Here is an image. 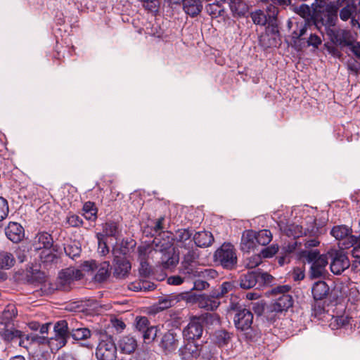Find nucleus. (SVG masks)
Here are the masks:
<instances>
[{"label": "nucleus", "instance_id": "33", "mask_svg": "<svg viewBox=\"0 0 360 360\" xmlns=\"http://www.w3.org/2000/svg\"><path fill=\"white\" fill-rule=\"evenodd\" d=\"M74 319H72L71 323H70V335L74 340H86L90 338L91 336L94 334L88 328L86 327L74 328Z\"/></svg>", "mask_w": 360, "mask_h": 360}, {"label": "nucleus", "instance_id": "7", "mask_svg": "<svg viewBox=\"0 0 360 360\" xmlns=\"http://www.w3.org/2000/svg\"><path fill=\"white\" fill-rule=\"evenodd\" d=\"M330 234L338 240L341 249H348L358 245L359 237L352 235V229L347 225L334 226Z\"/></svg>", "mask_w": 360, "mask_h": 360}, {"label": "nucleus", "instance_id": "6", "mask_svg": "<svg viewBox=\"0 0 360 360\" xmlns=\"http://www.w3.org/2000/svg\"><path fill=\"white\" fill-rule=\"evenodd\" d=\"M290 287L288 285L277 286L272 289V294L276 296L271 305V311L276 312L286 311L292 307V297L288 294Z\"/></svg>", "mask_w": 360, "mask_h": 360}, {"label": "nucleus", "instance_id": "57", "mask_svg": "<svg viewBox=\"0 0 360 360\" xmlns=\"http://www.w3.org/2000/svg\"><path fill=\"white\" fill-rule=\"evenodd\" d=\"M142 4L143 7L151 12H156L160 6L159 0H139Z\"/></svg>", "mask_w": 360, "mask_h": 360}, {"label": "nucleus", "instance_id": "18", "mask_svg": "<svg viewBox=\"0 0 360 360\" xmlns=\"http://www.w3.org/2000/svg\"><path fill=\"white\" fill-rule=\"evenodd\" d=\"M234 324L238 330H244L253 322V314L246 308H240L234 316Z\"/></svg>", "mask_w": 360, "mask_h": 360}, {"label": "nucleus", "instance_id": "10", "mask_svg": "<svg viewBox=\"0 0 360 360\" xmlns=\"http://www.w3.org/2000/svg\"><path fill=\"white\" fill-rule=\"evenodd\" d=\"M328 254L331 259L330 268L334 274H341L349 266V261L342 251L331 250Z\"/></svg>", "mask_w": 360, "mask_h": 360}, {"label": "nucleus", "instance_id": "64", "mask_svg": "<svg viewBox=\"0 0 360 360\" xmlns=\"http://www.w3.org/2000/svg\"><path fill=\"white\" fill-rule=\"evenodd\" d=\"M321 42V39L318 35L312 33L309 34V37L307 40V46H311L314 48H318Z\"/></svg>", "mask_w": 360, "mask_h": 360}, {"label": "nucleus", "instance_id": "20", "mask_svg": "<svg viewBox=\"0 0 360 360\" xmlns=\"http://www.w3.org/2000/svg\"><path fill=\"white\" fill-rule=\"evenodd\" d=\"M156 252H166L174 250L173 246V236L170 231L160 233L159 237L154 239Z\"/></svg>", "mask_w": 360, "mask_h": 360}, {"label": "nucleus", "instance_id": "53", "mask_svg": "<svg viewBox=\"0 0 360 360\" xmlns=\"http://www.w3.org/2000/svg\"><path fill=\"white\" fill-rule=\"evenodd\" d=\"M65 222L68 225V227L78 228L83 224L82 219L75 214H69L66 217Z\"/></svg>", "mask_w": 360, "mask_h": 360}, {"label": "nucleus", "instance_id": "19", "mask_svg": "<svg viewBox=\"0 0 360 360\" xmlns=\"http://www.w3.org/2000/svg\"><path fill=\"white\" fill-rule=\"evenodd\" d=\"M342 9L340 11V18L343 21H347L351 19V24L353 27L360 28V22L356 16L355 4L352 2V0H347L342 6Z\"/></svg>", "mask_w": 360, "mask_h": 360}, {"label": "nucleus", "instance_id": "4", "mask_svg": "<svg viewBox=\"0 0 360 360\" xmlns=\"http://www.w3.org/2000/svg\"><path fill=\"white\" fill-rule=\"evenodd\" d=\"M72 319L58 321L54 326V337L48 339L49 346L52 351H58L64 347L70 335V323Z\"/></svg>", "mask_w": 360, "mask_h": 360}, {"label": "nucleus", "instance_id": "23", "mask_svg": "<svg viewBox=\"0 0 360 360\" xmlns=\"http://www.w3.org/2000/svg\"><path fill=\"white\" fill-rule=\"evenodd\" d=\"M5 234L8 240L17 243L24 238L25 231L20 224L11 221L5 228Z\"/></svg>", "mask_w": 360, "mask_h": 360}, {"label": "nucleus", "instance_id": "15", "mask_svg": "<svg viewBox=\"0 0 360 360\" xmlns=\"http://www.w3.org/2000/svg\"><path fill=\"white\" fill-rule=\"evenodd\" d=\"M328 34L331 41L340 46H349L353 41L352 35L350 31L343 29H329Z\"/></svg>", "mask_w": 360, "mask_h": 360}, {"label": "nucleus", "instance_id": "28", "mask_svg": "<svg viewBox=\"0 0 360 360\" xmlns=\"http://www.w3.org/2000/svg\"><path fill=\"white\" fill-rule=\"evenodd\" d=\"M256 232L252 230H248L244 231L241 237V250L248 252L256 246Z\"/></svg>", "mask_w": 360, "mask_h": 360}, {"label": "nucleus", "instance_id": "5", "mask_svg": "<svg viewBox=\"0 0 360 360\" xmlns=\"http://www.w3.org/2000/svg\"><path fill=\"white\" fill-rule=\"evenodd\" d=\"M117 347L111 335L105 333H100L98 344L95 355L98 360H115L117 358Z\"/></svg>", "mask_w": 360, "mask_h": 360}, {"label": "nucleus", "instance_id": "17", "mask_svg": "<svg viewBox=\"0 0 360 360\" xmlns=\"http://www.w3.org/2000/svg\"><path fill=\"white\" fill-rule=\"evenodd\" d=\"M179 336L173 330H168L162 337L160 346L165 353L174 352L179 346Z\"/></svg>", "mask_w": 360, "mask_h": 360}, {"label": "nucleus", "instance_id": "26", "mask_svg": "<svg viewBox=\"0 0 360 360\" xmlns=\"http://www.w3.org/2000/svg\"><path fill=\"white\" fill-rule=\"evenodd\" d=\"M34 344H37V345L48 344L49 345L48 338L43 335H39L34 333H31L30 334L25 335L22 332V338L20 339V341H19V346L27 349L32 345H34Z\"/></svg>", "mask_w": 360, "mask_h": 360}, {"label": "nucleus", "instance_id": "39", "mask_svg": "<svg viewBox=\"0 0 360 360\" xmlns=\"http://www.w3.org/2000/svg\"><path fill=\"white\" fill-rule=\"evenodd\" d=\"M240 330L243 332V336L247 342H256L262 338V332L256 326L251 325Z\"/></svg>", "mask_w": 360, "mask_h": 360}, {"label": "nucleus", "instance_id": "38", "mask_svg": "<svg viewBox=\"0 0 360 360\" xmlns=\"http://www.w3.org/2000/svg\"><path fill=\"white\" fill-rule=\"evenodd\" d=\"M354 321L352 317L347 314L333 316L330 326L333 329H338L341 328H347L352 325Z\"/></svg>", "mask_w": 360, "mask_h": 360}, {"label": "nucleus", "instance_id": "21", "mask_svg": "<svg viewBox=\"0 0 360 360\" xmlns=\"http://www.w3.org/2000/svg\"><path fill=\"white\" fill-rule=\"evenodd\" d=\"M113 276L117 278H124L129 273L131 269L130 262L124 257L114 255Z\"/></svg>", "mask_w": 360, "mask_h": 360}, {"label": "nucleus", "instance_id": "37", "mask_svg": "<svg viewBox=\"0 0 360 360\" xmlns=\"http://www.w3.org/2000/svg\"><path fill=\"white\" fill-rule=\"evenodd\" d=\"M136 245V242L132 239H123L120 243H116L112 248V254L114 255H125L131 248Z\"/></svg>", "mask_w": 360, "mask_h": 360}, {"label": "nucleus", "instance_id": "36", "mask_svg": "<svg viewBox=\"0 0 360 360\" xmlns=\"http://www.w3.org/2000/svg\"><path fill=\"white\" fill-rule=\"evenodd\" d=\"M101 233L103 235V238L112 237L117 240L120 236L121 229L117 222L110 221L103 224V233Z\"/></svg>", "mask_w": 360, "mask_h": 360}, {"label": "nucleus", "instance_id": "43", "mask_svg": "<svg viewBox=\"0 0 360 360\" xmlns=\"http://www.w3.org/2000/svg\"><path fill=\"white\" fill-rule=\"evenodd\" d=\"M199 351L202 359L210 360L214 357V347L210 343L205 342L204 344L199 345Z\"/></svg>", "mask_w": 360, "mask_h": 360}, {"label": "nucleus", "instance_id": "60", "mask_svg": "<svg viewBox=\"0 0 360 360\" xmlns=\"http://www.w3.org/2000/svg\"><path fill=\"white\" fill-rule=\"evenodd\" d=\"M278 251V246L272 245L267 248L262 249L259 253L262 258H270L272 257Z\"/></svg>", "mask_w": 360, "mask_h": 360}, {"label": "nucleus", "instance_id": "63", "mask_svg": "<svg viewBox=\"0 0 360 360\" xmlns=\"http://www.w3.org/2000/svg\"><path fill=\"white\" fill-rule=\"evenodd\" d=\"M139 289L140 291H151L155 289V285L148 281L142 280L138 282Z\"/></svg>", "mask_w": 360, "mask_h": 360}, {"label": "nucleus", "instance_id": "31", "mask_svg": "<svg viewBox=\"0 0 360 360\" xmlns=\"http://www.w3.org/2000/svg\"><path fill=\"white\" fill-rule=\"evenodd\" d=\"M229 6L234 17H244L249 11L248 5L243 0H231Z\"/></svg>", "mask_w": 360, "mask_h": 360}, {"label": "nucleus", "instance_id": "11", "mask_svg": "<svg viewBox=\"0 0 360 360\" xmlns=\"http://www.w3.org/2000/svg\"><path fill=\"white\" fill-rule=\"evenodd\" d=\"M79 274V270L74 269L68 268L62 270L58 277L57 288L63 291L69 290L74 281L79 278L77 275Z\"/></svg>", "mask_w": 360, "mask_h": 360}, {"label": "nucleus", "instance_id": "16", "mask_svg": "<svg viewBox=\"0 0 360 360\" xmlns=\"http://www.w3.org/2000/svg\"><path fill=\"white\" fill-rule=\"evenodd\" d=\"M56 247L50 249H44L40 251L39 257V265L44 269H50L56 266L59 262V257L56 253Z\"/></svg>", "mask_w": 360, "mask_h": 360}, {"label": "nucleus", "instance_id": "14", "mask_svg": "<svg viewBox=\"0 0 360 360\" xmlns=\"http://www.w3.org/2000/svg\"><path fill=\"white\" fill-rule=\"evenodd\" d=\"M192 235L193 232L188 229H178L174 234L172 233L173 241L179 248L187 250V252L191 250H197L193 248Z\"/></svg>", "mask_w": 360, "mask_h": 360}, {"label": "nucleus", "instance_id": "62", "mask_svg": "<svg viewBox=\"0 0 360 360\" xmlns=\"http://www.w3.org/2000/svg\"><path fill=\"white\" fill-rule=\"evenodd\" d=\"M312 315L317 317L324 312V304L319 301H315L311 305Z\"/></svg>", "mask_w": 360, "mask_h": 360}, {"label": "nucleus", "instance_id": "46", "mask_svg": "<svg viewBox=\"0 0 360 360\" xmlns=\"http://www.w3.org/2000/svg\"><path fill=\"white\" fill-rule=\"evenodd\" d=\"M18 314L16 307L14 305H8L2 314L0 322H13Z\"/></svg>", "mask_w": 360, "mask_h": 360}, {"label": "nucleus", "instance_id": "35", "mask_svg": "<svg viewBox=\"0 0 360 360\" xmlns=\"http://www.w3.org/2000/svg\"><path fill=\"white\" fill-rule=\"evenodd\" d=\"M119 347L122 352L131 354L137 347V341L131 335L123 336L119 341Z\"/></svg>", "mask_w": 360, "mask_h": 360}, {"label": "nucleus", "instance_id": "30", "mask_svg": "<svg viewBox=\"0 0 360 360\" xmlns=\"http://www.w3.org/2000/svg\"><path fill=\"white\" fill-rule=\"evenodd\" d=\"M329 287L328 284L323 281L315 282L311 288V293L315 301H322L329 294Z\"/></svg>", "mask_w": 360, "mask_h": 360}, {"label": "nucleus", "instance_id": "58", "mask_svg": "<svg viewBox=\"0 0 360 360\" xmlns=\"http://www.w3.org/2000/svg\"><path fill=\"white\" fill-rule=\"evenodd\" d=\"M262 262V259L259 254L253 255L247 259L245 266L248 269H254L259 266Z\"/></svg>", "mask_w": 360, "mask_h": 360}, {"label": "nucleus", "instance_id": "25", "mask_svg": "<svg viewBox=\"0 0 360 360\" xmlns=\"http://www.w3.org/2000/svg\"><path fill=\"white\" fill-rule=\"evenodd\" d=\"M212 290L210 295H202L198 300V305L207 311H214L219 305V297Z\"/></svg>", "mask_w": 360, "mask_h": 360}, {"label": "nucleus", "instance_id": "49", "mask_svg": "<svg viewBox=\"0 0 360 360\" xmlns=\"http://www.w3.org/2000/svg\"><path fill=\"white\" fill-rule=\"evenodd\" d=\"M158 329L156 326H149L146 330L143 331L140 335H141L143 342L146 344H150L156 338L158 335Z\"/></svg>", "mask_w": 360, "mask_h": 360}, {"label": "nucleus", "instance_id": "48", "mask_svg": "<svg viewBox=\"0 0 360 360\" xmlns=\"http://www.w3.org/2000/svg\"><path fill=\"white\" fill-rule=\"evenodd\" d=\"M84 216L87 220L94 221L96 219L97 209L91 202H86L83 206Z\"/></svg>", "mask_w": 360, "mask_h": 360}, {"label": "nucleus", "instance_id": "61", "mask_svg": "<svg viewBox=\"0 0 360 360\" xmlns=\"http://www.w3.org/2000/svg\"><path fill=\"white\" fill-rule=\"evenodd\" d=\"M280 229L284 232L288 236H293L296 237L298 236L297 234L296 229H299L300 227L298 226H295L294 224H290V225H283L279 224Z\"/></svg>", "mask_w": 360, "mask_h": 360}, {"label": "nucleus", "instance_id": "34", "mask_svg": "<svg viewBox=\"0 0 360 360\" xmlns=\"http://www.w3.org/2000/svg\"><path fill=\"white\" fill-rule=\"evenodd\" d=\"M183 8L186 13L191 17H195L201 12L202 3L200 0H184Z\"/></svg>", "mask_w": 360, "mask_h": 360}, {"label": "nucleus", "instance_id": "59", "mask_svg": "<svg viewBox=\"0 0 360 360\" xmlns=\"http://www.w3.org/2000/svg\"><path fill=\"white\" fill-rule=\"evenodd\" d=\"M9 207L7 200L0 196V221L4 220L8 214Z\"/></svg>", "mask_w": 360, "mask_h": 360}, {"label": "nucleus", "instance_id": "1", "mask_svg": "<svg viewBox=\"0 0 360 360\" xmlns=\"http://www.w3.org/2000/svg\"><path fill=\"white\" fill-rule=\"evenodd\" d=\"M187 262L188 285L191 290L201 291L209 287V281L218 276L213 269H206L199 264L198 250H191L186 253Z\"/></svg>", "mask_w": 360, "mask_h": 360}, {"label": "nucleus", "instance_id": "29", "mask_svg": "<svg viewBox=\"0 0 360 360\" xmlns=\"http://www.w3.org/2000/svg\"><path fill=\"white\" fill-rule=\"evenodd\" d=\"M213 242L214 236L212 233L206 231L196 232L193 237V243L199 248L209 247Z\"/></svg>", "mask_w": 360, "mask_h": 360}, {"label": "nucleus", "instance_id": "24", "mask_svg": "<svg viewBox=\"0 0 360 360\" xmlns=\"http://www.w3.org/2000/svg\"><path fill=\"white\" fill-rule=\"evenodd\" d=\"M33 247L36 250L54 248L53 238L48 232H39L34 239Z\"/></svg>", "mask_w": 360, "mask_h": 360}, {"label": "nucleus", "instance_id": "32", "mask_svg": "<svg viewBox=\"0 0 360 360\" xmlns=\"http://www.w3.org/2000/svg\"><path fill=\"white\" fill-rule=\"evenodd\" d=\"M259 275L255 271H248L242 274L239 279L240 287L243 289H250L257 283Z\"/></svg>", "mask_w": 360, "mask_h": 360}, {"label": "nucleus", "instance_id": "9", "mask_svg": "<svg viewBox=\"0 0 360 360\" xmlns=\"http://www.w3.org/2000/svg\"><path fill=\"white\" fill-rule=\"evenodd\" d=\"M84 267L87 271H96L94 278L98 282L105 281L110 275L111 268L109 262L105 261L98 263L96 260L86 261L84 263Z\"/></svg>", "mask_w": 360, "mask_h": 360}, {"label": "nucleus", "instance_id": "8", "mask_svg": "<svg viewBox=\"0 0 360 360\" xmlns=\"http://www.w3.org/2000/svg\"><path fill=\"white\" fill-rule=\"evenodd\" d=\"M216 261L219 262L224 269H234L237 266L236 250L231 243H224L214 255Z\"/></svg>", "mask_w": 360, "mask_h": 360}, {"label": "nucleus", "instance_id": "50", "mask_svg": "<svg viewBox=\"0 0 360 360\" xmlns=\"http://www.w3.org/2000/svg\"><path fill=\"white\" fill-rule=\"evenodd\" d=\"M207 13L212 18H217L221 15L224 9L218 3L209 4L205 7Z\"/></svg>", "mask_w": 360, "mask_h": 360}, {"label": "nucleus", "instance_id": "41", "mask_svg": "<svg viewBox=\"0 0 360 360\" xmlns=\"http://www.w3.org/2000/svg\"><path fill=\"white\" fill-rule=\"evenodd\" d=\"M232 338V334L225 330H217L214 334V341L219 347L227 345Z\"/></svg>", "mask_w": 360, "mask_h": 360}, {"label": "nucleus", "instance_id": "51", "mask_svg": "<svg viewBox=\"0 0 360 360\" xmlns=\"http://www.w3.org/2000/svg\"><path fill=\"white\" fill-rule=\"evenodd\" d=\"M150 322L147 317L146 316H140L136 317L135 322V329L136 331L141 335L148 328H149Z\"/></svg>", "mask_w": 360, "mask_h": 360}, {"label": "nucleus", "instance_id": "27", "mask_svg": "<svg viewBox=\"0 0 360 360\" xmlns=\"http://www.w3.org/2000/svg\"><path fill=\"white\" fill-rule=\"evenodd\" d=\"M199 344L195 341H190L185 345L183 348H181L180 355L184 360H192L200 356L199 351Z\"/></svg>", "mask_w": 360, "mask_h": 360}, {"label": "nucleus", "instance_id": "55", "mask_svg": "<svg viewBox=\"0 0 360 360\" xmlns=\"http://www.w3.org/2000/svg\"><path fill=\"white\" fill-rule=\"evenodd\" d=\"M233 288V284L231 282H224L219 288H215L214 292L216 293L215 296L219 298L224 297V295L228 293Z\"/></svg>", "mask_w": 360, "mask_h": 360}, {"label": "nucleus", "instance_id": "40", "mask_svg": "<svg viewBox=\"0 0 360 360\" xmlns=\"http://www.w3.org/2000/svg\"><path fill=\"white\" fill-rule=\"evenodd\" d=\"M15 262V257L11 252L0 250V269H9Z\"/></svg>", "mask_w": 360, "mask_h": 360}, {"label": "nucleus", "instance_id": "45", "mask_svg": "<svg viewBox=\"0 0 360 360\" xmlns=\"http://www.w3.org/2000/svg\"><path fill=\"white\" fill-rule=\"evenodd\" d=\"M257 243L263 246L268 245L272 240V234L269 230L263 229L256 232Z\"/></svg>", "mask_w": 360, "mask_h": 360}, {"label": "nucleus", "instance_id": "12", "mask_svg": "<svg viewBox=\"0 0 360 360\" xmlns=\"http://www.w3.org/2000/svg\"><path fill=\"white\" fill-rule=\"evenodd\" d=\"M22 332L15 328L13 322H0V337L7 342L11 343L17 340L20 341Z\"/></svg>", "mask_w": 360, "mask_h": 360}, {"label": "nucleus", "instance_id": "22", "mask_svg": "<svg viewBox=\"0 0 360 360\" xmlns=\"http://www.w3.org/2000/svg\"><path fill=\"white\" fill-rule=\"evenodd\" d=\"M187 272V262L186 259V254L184 255L182 261L181 262L179 267V272L177 275L170 276L167 278V283L172 285H179L181 284L188 285V276Z\"/></svg>", "mask_w": 360, "mask_h": 360}, {"label": "nucleus", "instance_id": "56", "mask_svg": "<svg viewBox=\"0 0 360 360\" xmlns=\"http://www.w3.org/2000/svg\"><path fill=\"white\" fill-rule=\"evenodd\" d=\"M96 238L98 240V252L101 255L105 256L109 252V248L107 245L106 242L105 241L103 238V235H102L101 233H98L96 234Z\"/></svg>", "mask_w": 360, "mask_h": 360}, {"label": "nucleus", "instance_id": "3", "mask_svg": "<svg viewBox=\"0 0 360 360\" xmlns=\"http://www.w3.org/2000/svg\"><path fill=\"white\" fill-rule=\"evenodd\" d=\"M300 259L304 263L311 264L309 273L311 278H321L325 275L328 263L327 255H320L317 250H305L300 252Z\"/></svg>", "mask_w": 360, "mask_h": 360}, {"label": "nucleus", "instance_id": "54", "mask_svg": "<svg viewBox=\"0 0 360 360\" xmlns=\"http://www.w3.org/2000/svg\"><path fill=\"white\" fill-rule=\"evenodd\" d=\"M320 233V229L316 226L315 219H311L310 224L305 227L303 231V233L309 236H318Z\"/></svg>", "mask_w": 360, "mask_h": 360}, {"label": "nucleus", "instance_id": "42", "mask_svg": "<svg viewBox=\"0 0 360 360\" xmlns=\"http://www.w3.org/2000/svg\"><path fill=\"white\" fill-rule=\"evenodd\" d=\"M259 44L264 49L276 47L280 45L281 38L264 34L259 37Z\"/></svg>", "mask_w": 360, "mask_h": 360}, {"label": "nucleus", "instance_id": "52", "mask_svg": "<svg viewBox=\"0 0 360 360\" xmlns=\"http://www.w3.org/2000/svg\"><path fill=\"white\" fill-rule=\"evenodd\" d=\"M64 251L69 257L75 259L79 257L81 254V248L75 244L68 245L64 247Z\"/></svg>", "mask_w": 360, "mask_h": 360}, {"label": "nucleus", "instance_id": "44", "mask_svg": "<svg viewBox=\"0 0 360 360\" xmlns=\"http://www.w3.org/2000/svg\"><path fill=\"white\" fill-rule=\"evenodd\" d=\"M250 17L254 24L261 26H264L268 22V18L266 13L259 9L250 13Z\"/></svg>", "mask_w": 360, "mask_h": 360}, {"label": "nucleus", "instance_id": "2", "mask_svg": "<svg viewBox=\"0 0 360 360\" xmlns=\"http://www.w3.org/2000/svg\"><path fill=\"white\" fill-rule=\"evenodd\" d=\"M341 6L335 1L327 4L326 0H315L312 4L311 20L316 29L323 32V28L328 32L331 27L335 26L338 20V12Z\"/></svg>", "mask_w": 360, "mask_h": 360}, {"label": "nucleus", "instance_id": "47", "mask_svg": "<svg viewBox=\"0 0 360 360\" xmlns=\"http://www.w3.org/2000/svg\"><path fill=\"white\" fill-rule=\"evenodd\" d=\"M179 300L175 295H167L166 297L160 299L158 303V308L160 310L167 309L178 302Z\"/></svg>", "mask_w": 360, "mask_h": 360}, {"label": "nucleus", "instance_id": "13", "mask_svg": "<svg viewBox=\"0 0 360 360\" xmlns=\"http://www.w3.org/2000/svg\"><path fill=\"white\" fill-rule=\"evenodd\" d=\"M203 333L202 320L200 318H193L183 330L184 337L190 341L201 338Z\"/></svg>", "mask_w": 360, "mask_h": 360}]
</instances>
